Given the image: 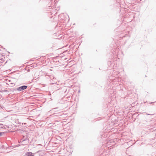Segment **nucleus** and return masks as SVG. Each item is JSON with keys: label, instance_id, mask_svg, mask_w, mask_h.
<instances>
[{"label": "nucleus", "instance_id": "nucleus-6", "mask_svg": "<svg viewBox=\"0 0 156 156\" xmlns=\"http://www.w3.org/2000/svg\"><path fill=\"white\" fill-rule=\"evenodd\" d=\"M24 140H23L22 141V143H23V142H24Z\"/></svg>", "mask_w": 156, "mask_h": 156}, {"label": "nucleus", "instance_id": "nucleus-5", "mask_svg": "<svg viewBox=\"0 0 156 156\" xmlns=\"http://www.w3.org/2000/svg\"><path fill=\"white\" fill-rule=\"evenodd\" d=\"M57 108H54L52 109V110H54L55 109H57Z\"/></svg>", "mask_w": 156, "mask_h": 156}, {"label": "nucleus", "instance_id": "nucleus-7", "mask_svg": "<svg viewBox=\"0 0 156 156\" xmlns=\"http://www.w3.org/2000/svg\"><path fill=\"white\" fill-rule=\"evenodd\" d=\"M153 103V102H152L150 103V104H152Z\"/></svg>", "mask_w": 156, "mask_h": 156}, {"label": "nucleus", "instance_id": "nucleus-1", "mask_svg": "<svg viewBox=\"0 0 156 156\" xmlns=\"http://www.w3.org/2000/svg\"><path fill=\"white\" fill-rule=\"evenodd\" d=\"M27 86L23 85L18 87L17 88V90L18 91H21L26 89L27 88Z\"/></svg>", "mask_w": 156, "mask_h": 156}, {"label": "nucleus", "instance_id": "nucleus-2", "mask_svg": "<svg viewBox=\"0 0 156 156\" xmlns=\"http://www.w3.org/2000/svg\"><path fill=\"white\" fill-rule=\"evenodd\" d=\"M34 153H33L31 152H27L26 153V155L27 156H34Z\"/></svg>", "mask_w": 156, "mask_h": 156}, {"label": "nucleus", "instance_id": "nucleus-4", "mask_svg": "<svg viewBox=\"0 0 156 156\" xmlns=\"http://www.w3.org/2000/svg\"><path fill=\"white\" fill-rule=\"evenodd\" d=\"M27 72H30V69H27Z\"/></svg>", "mask_w": 156, "mask_h": 156}, {"label": "nucleus", "instance_id": "nucleus-3", "mask_svg": "<svg viewBox=\"0 0 156 156\" xmlns=\"http://www.w3.org/2000/svg\"><path fill=\"white\" fill-rule=\"evenodd\" d=\"M2 134V133L1 132H0V136H1Z\"/></svg>", "mask_w": 156, "mask_h": 156}]
</instances>
